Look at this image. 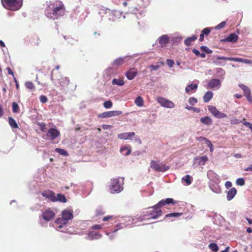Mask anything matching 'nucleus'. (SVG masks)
Wrapping results in <instances>:
<instances>
[{
	"instance_id": "1",
	"label": "nucleus",
	"mask_w": 252,
	"mask_h": 252,
	"mask_svg": "<svg viewBox=\"0 0 252 252\" xmlns=\"http://www.w3.org/2000/svg\"><path fill=\"white\" fill-rule=\"evenodd\" d=\"M65 8L62 1L56 0L50 3L45 10V15L51 19H58L65 13Z\"/></svg>"
},
{
	"instance_id": "2",
	"label": "nucleus",
	"mask_w": 252,
	"mask_h": 252,
	"mask_svg": "<svg viewBox=\"0 0 252 252\" xmlns=\"http://www.w3.org/2000/svg\"><path fill=\"white\" fill-rule=\"evenodd\" d=\"M1 2L5 8L12 11L19 9L22 5V0H1Z\"/></svg>"
},
{
	"instance_id": "3",
	"label": "nucleus",
	"mask_w": 252,
	"mask_h": 252,
	"mask_svg": "<svg viewBox=\"0 0 252 252\" xmlns=\"http://www.w3.org/2000/svg\"><path fill=\"white\" fill-rule=\"evenodd\" d=\"M150 0H138L136 7H132L130 8V11L136 14L137 13L140 14L149 5Z\"/></svg>"
},
{
	"instance_id": "4",
	"label": "nucleus",
	"mask_w": 252,
	"mask_h": 252,
	"mask_svg": "<svg viewBox=\"0 0 252 252\" xmlns=\"http://www.w3.org/2000/svg\"><path fill=\"white\" fill-rule=\"evenodd\" d=\"M111 193H118L121 192L123 188L119 178H114L111 180L109 188Z\"/></svg>"
},
{
	"instance_id": "5",
	"label": "nucleus",
	"mask_w": 252,
	"mask_h": 252,
	"mask_svg": "<svg viewBox=\"0 0 252 252\" xmlns=\"http://www.w3.org/2000/svg\"><path fill=\"white\" fill-rule=\"evenodd\" d=\"M152 209V210L147 211L146 212V214L144 215V217H149L147 219H156L158 218L159 217L161 216L162 215V211L159 209H156L154 207V206H152L149 209Z\"/></svg>"
},
{
	"instance_id": "6",
	"label": "nucleus",
	"mask_w": 252,
	"mask_h": 252,
	"mask_svg": "<svg viewBox=\"0 0 252 252\" xmlns=\"http://www.w3.org/2000/svg\"><path fill=\"white\" fill-rule=\"evenodd\" d=\"M53 71L52 72V75L51 76V80L54 82L56 80L59 81V87L61 88V90H64L67 88V86L69 84V80L66 77H61L60 78H54L53 75Z\"/></svg>"
},
{
	"instance_id": "7",
	"label": "nucleus",
	"mask_w": 252,
	"mask_h": 252,
	"mask_svg": "<svg viewBox=\"0 0 252 252\" xmlns=\"http://www.w3.org/2000/svg\"><path fill=\"white\" fill-rule=\"evenodd\" d=\"M151 167L157 172H165L169 169L168 166H166L164 164L158 163L155 160L151 161Z\"/></svg>"
},
{
	"instance_id": "8",
	"label": "nucleus",
	"mask_w": 252,
	"mask_h": 252,
	"mask_svg": "<svg viewBox=\"0 0 252 252\" xmlns=\"http://www.w3.org/2000/svg\"><path fill=\"white\" fill-rule=\"evenodd\" d=\"M208 109L210 112L216 118L221 119L226 117V115L219 111L215 106L209 105Z\"/></svg>"
},
{
	"instance_id": "9",
	"label": "nucleus",
	"mask_w": 252,
	"mask_h": 252,
	"mask_svg": "<svg viewBox=\"0 0 252 252\" xmlns=\"http://www.w3.org/2000/svg\"><path fill=\"white\" fill-rule=\"evenodd\" d=\"M60 136V132L56 128H50L46 133V137L50 140H54Z\"/></svg>"
},
{
	"instance_id": "10",
	"label": "nucleus",
	"mask_w": 252,
	"mask_h": 252,
	"mask_svg": "<svg viewBox=\"0 0 252 252\" xmlns=\"http://www.w3.org/2000/svg\"><path fill=\"white\" fill-rule=\"evenodd\" d=\"M157 101L161 106L164 107L172 108L175 107L173 102L162 97H158L157 98Z\"/></svg>"
},
{
	"instance_id": "11",
	"label": "nucleus",
	"mask_w": 252,
	"mask_h": 252,
	"mask_svg": "<svg viewBox=\"0 0 252 252\" xmlns=\"http://www.w3.org/2000/svg\"><path fill=\"white\" fill-rule=\"evenodd\" d=\"M177 201H175L173 199L171 198H168L166 199H162L159 201L157 204L154 205V207L156 209H160L165 205H169L170 204H175L177 203Z\"/></svg>"
},
{
	"instance_id": "12",
	"label": "nucleus",
	"mask_w": 252,
	"mask_h": 252,
	"mask_svg": "<svg viewBox=\"0 0 252 252\" xmlns=\"http://www.w3.org/2000/svg\"><path fill=\"white\" fill-rule=\"evenodd\" d=\"M122 114L121 111H111L103 112L98 115L99 118H106L116 116H119Z\"/></svg>"
},
{
	"instance_id": "13",
	"label": "nucleus",
	"mask_w": 252,
	"mask_h": 252,
	"mask_svg": "<svg viewBox=\"0 0 252 252\" xmlns=\"http://www.w3.org/2000/svg\"><path fill=\"white\" fill-rule=\"evenodd\" d=\"M42 217L45 220L48 221L55 218V213L50 208H48L42 213Z\"/></svg>"
},
{
	"instance_id": "14",
	"label": "nucleus",
	"mask_w": 252,
	"mask_h": 252,
	"mask_svg": "<svg viewBox=\"0 0 252 252\" xmlns=\"http://www.w3.org/2000/svg\"><path fill=\"white\" fill-rule=\"evenodd\" d=\"M239 86L243 91L247 100L251 102L252 101V98L251 92L249 87L242 84H239Z\"/></svg>"
},
{
	"instance_id": "15",
	"label": "nucleus",
	"mask_w": 252,
	"mask_h": 252,
	"mask_svg": "<svg viewBox=\"0 0 252 252\" xmlns=\"http://www.w3.org/2000/svg\"><path fill=\"white\" fill-rule=\"evenodd\" d=\"M41 194L43 197L48 198L51 201L56 202L55 193L52 190H45L41 193Z\"/></svg>"
},
{
	"instance_id": "16",
	"label": "nucleus",
	"mask_w": 252,
	"mask_h": 252,
	"mask_svg": "<svg viewBox=\"0 0 252 252\" xmlns=\"http://www.w3.org/2000/svg\"><path fill=\"white\" fill-rule=\"evenodd\" d=\"M220 81L218 79H211L207 85V89H218L220 86Z\"/></svg>"
},
{
	"instance_id": "17",
	"label": "nucleus",
	"mask_w": 252,
	"mask_h": 252,
	"mask_svg": "<svg viewBox=\"0 0 252 252\" xmlns=\"http://www.w3.org/2000/svg\"><path fill=\"white\" fill-rule=\"evenodd\" d=\"M238 36L235 33H231L227 37L222 39L223 42H229L232 43H236L238 39Z\"/></svg>"
},
{
	"instance_id": "18",
	"label": "nucleus",
	"mask_w": 252,
	"mask_h": 252,
	"mask_svg": "<svg viewBox=\"0 0 252 252\" xmlns=\"http://www.w3.org/2000/svg\"><path fill=\"white\" fill-rule=\"evenodd\" d=\"M137 70L132 68L127 71L126 73V76L128 80H132L137 74Z\"/></svg>"
},
{
	"instance_id": "19",
	"label": "nucleus",
	"mask_w": 252,
	"mask_h": 252,
	"mask_svg": "<svg viewBox=\"0 0 252 252\" xmlns=\"http://www.w3.org/2000/svg\"><path fill=\"white\" fill-rule=\"evenodd\" d=\"M62 217L68 222V220H72L73 218V211L70 210H65L62 212Z\"/></svg>"
},
{
	"instance_id": "20",
	"label": "nucleus",
	"mask_w": 252,
	"mask_h": 252,
	"mask_svg": "<svg viewBox=\"0 0 252 252\" xmlns=\"http://www.w3.org/2000/svg\"><path fill=\"white\" fill-rule=\"evenodd\" d=\"M158 43L160 46L163 47L166 46L169 41V37L167 35H162L158 39Z\"/></svg>"
},
{
	"instance_id": "21",
	"label": "nucleus",
	"mask_w": 252,
	"mask_h": 252,
	"mask_svg": "<svg viewBox=\"0 0 252 252\" xmlns=\"http://www.w3.org/2000/svg\"><path fill=\"white\" fill-rule=\"evenodd\" d=\"M135 134V133L133 132L122 133L119 134L118 135V137L121 139H125V140L131 139V137L134 136Z\"/></svg>"
},
{
	"instance_id": "22",
	"label": "nucleus",
	"mask_w": 252,
	"mask_h": 252,
	"mask_svg": "<svg viewBox=\"0 0 252 252\" xmlns=\"http://www.w3.org/2000/svg\"><path fill=\"white\" fill-rule=\"evenodd\" d=\"M217 60H227L230 61H234L236 62H241L243 63V59L240 58H233V57H220V56H218L217 57Z\"/></svg>"
},
{
	"instance_id": "23",
	"label": "nucleus",
	"mask_w": 252,
	"mask_h": 252,
	"mask_svg": "<svg viewBox=\"0 0 252 252\" xmlns=\"http://www.w3.org/2000/svg\"><path fill=\"white\" fill-rule=\"evenodd\" d=\"M237 190L235 188H232L227 192V199L231 200L236 195Z\"/></svg>"
},
{
	"instance_id": "24",
	"label": "nucleus",
	"mask_w": 252,
	"mask_h": 252,
	"mask_svg": "<svg viewBox=\"0 0 252 252\" xmlns=\"http://www.w3.org/2000/svg\"><path fill=\"white\" fill-rule=\"evenodd\" d=\"M197 37L195 35H192L191 36L187 37L184 41V43L186 45L189 46L191 45L192 42L197 39Z\"/></svg>"
},
{
	"instance_id": "25",
	"label": "nucleus",
	"mask_w": 252,
	"mask_h": 252,
	"mask_svg": "<svg viewBox=\"0 0 252 252\" xmlns=\"http://www.w3.org/2000/svg\"><path fill=\"white\" fill-rule=\"evenodd\" d=\"M197 87V84L191 83L187 86L185 89V91L187 93H189L190 91H196Z\"/></svg>"
},
{
	"instance_id": "26",
	"label": "nucleus",
	"mask_w": 252,
	"mask_h": 252,
	"mask_svg": "<svg viewBox=\"0 0 252 252\" xmlns=\"http://www.w3.org/2000/svg\"><path fill=\"white\" fill-rule=\"evenodd\" d=\"M101 236L102 235L98 232H90L88 234V237L90 240L97 239Z\"/></svg>"
},
{
	"instance_id": "27",
	"label": "nucleus",
	"mask_w": 252,
	"mask_h": 252,
	"mask_svg": "<svg viewBox=\"0 0 252 252\" xmlns=\"http://www.w3.org/2000/svg\"><path fill=\"white\" fill-rule=\"evenodd\" d=\"M213 96V94L211 91H207L205 94L203 96V101L206 103L209 102L212 98Z\"/></svg>"
},
{
	"instance_id": "28",
	"label": "nucleus",
	"mask_w": 252,
	"mask_h": 252,
	"mask_svg": "<svg viewBox=\"0 0 252 252\" xmlns=\"http://www.w3.org/2000/svg\"><path fill=\"white\" fill-rule=\"evenodd\" d=\"M131 151V149L129 146L122 147L120 149L121 153L126 156L129 155L130 154Z\"/></svg>"
},
{
	"instance_id": "29",
	"label": "nucleus",
	"mask_w": 252,
	"mask_h": 252,
	"mask_svg": "<svg viewBox=\"0 0 252 252\" xmlns=\"http://www.w3.org/2000/svg\"><path fill=\"white\" fill-rule=\"evenodd\" d=\"M200 122L206 125H211L212 124V119L208 116H205L200 119Z\"/></svg>"
},
{
	"instance_id": "30",
	"label": "nucleus",
	"mask_w": 252,
	"mask_h": 252,
	"mask_svg": "<svg viewBox=\"0 0 252 252\" xmlns=\"http://www.w3.org/2000/svg\"><path fill=\"white\" fill-rule=\"evenodd\" d=\"M124 63V58H119L114 61L112 63V65L114 66H118L122 65Z\"/></svg>"
},
{
	"instance_id": "31",
	"label": "nucleus",
	"mask_w": 252,
	"mask_h": 252,
	"mask_svg": "<svg viewBox=\"0 0 252 252\" xmlns=\"http://www.w3.org/2000/svg\"><path fill=\"white\" fill-rule=\"evenodd\" d=\"M55 199L56 202L59 201L63 203H65L67 201L64 195L61 193L58 194L57 196H55Z\"/></svg>"
},
{
	"instance_id": "32",
	"label": "nucleus",
	"mask_w": 252,
	"mask_h": 252,
	"mask_svg": "<svg viewBox=\"0 0 252 252\" xmlns=\"http://www.w3.org/2000/svg\"><path fill=\"white\" fill-rule=\"evenodd\" d=\"M112 84L122 86L125 84V82L123 78H114L112 80Z\"/></svg>"
},
{
	"instance_id": "33",
	"label": "nucleus",
	"mask_w": 252,
	"mask_h": 252,
	"mask_svg": "<svg viewBox=\"0 0 252 252\" xmlns=\"http://www.w3.org/2000/svg\"><path fill=\"white\" fill-rule=\"evenodd\" d=\"M56 222L59 224V228H62L63 225H66L67 221L65 220L63 217L62 218H58L56 220Z\"/></svg>"
},
{
	"instance_id": "34",
	"label": "nucleus",
	"mask_w": 252,
	"mask_h": 252,
	"mask_svg": "<svg viewBox=\"0 0 252 252\" xmlns=\"http://www.w3.org/2000/svg\"><path fill=\"white\" fill-rule=\"evenodd\" d=\"M8 123L12 128H18L19 127L18 125L16 122L15 120L11 117L8 118Z\"/></svg>"
},
{
	"instance_id": "35",
	"label": "nucleus",
	"mask_w": 252,
	"mask_h": 252,
	"mask_svg": "<svg viewBox=\"0 0 252 252\" xmlns=\"http://www.w3.org/2000/svg\"><path fill=\"white\" fill-rule=\"evenodd\" d=\"M134 102L135 104L138 107H141L144 104V100L141 96H138L135 99Z\"/></svg>"
},
{
	"instance_id": "36",
	"label": "nucleus",
	"mask_w": 252,
	"mask_h": 252,
	"mask_svg": "<svg viewBox=\"0 0 252 252\" xmlns=\"http://www.w3.org/2000/svg\"><path fill=\"white\" fill-rule=\"evenodd\" d=\"M197 159H198L199 163L202 165H204L208 160V158L206 156L198 157Z\"/></svg>"
},
{
	"instance_id": "37",
	"label": "nucleus",
	"mask_w": 252,
	"mask_h": 252,
	"mask_svg": "<svg viewBox=\"0 0 252 252\" xmlns=\"http://www.w3.org/2000/svg\"><path fill=\"white\" fill-rule=\"evenodd\" d=\"M182 180L185 181L187 185H189L191 184L192 182V178L189 175H187L182 178Z\"/></svg>"
},
{
	"instance_id": "38",
	"label": "nucleus",
	"mask_w": 252,
	"mask_h": 252,
	"mask_svg": "<svg viewBox=\"0 0 252 252\" xmlns=\"http://www.w3.org/2000/svg\"><path fill=\"white\" fill-rule=\"evenodd\" d=\"M209 248L212 251L217 252L219 250V247L216 243H212L209 245Z\"/></svg>"
},
{
	"instance_id": "39",
	"label": "nucleus",
	"mask_w": 252,
	"mask_h": 252,
	"mask_svg": "<svg viewBox=\"0 0 252 252\" xmlns=\"http://www.w3.org/2000/svg\"><path fill=\"white\" fill-rule=\"evenodd\" d=\"M12 111L13 113H18L19 112V107L16 102H13L12 103Z\"/></svg>"
},
{
	"instance_id": "40",
	"label": "nucleus",
	"mask_w": 252,
	"mask_h": 252,
	"mask_svg": "<svg viewBox=\"0 0 252 252\" xmlns=\"http://www.w3.org/2000/svg\"><path fill=\"white\" fill-rule=\"evenodd\" d=\"M38 125L39 126L40 130L42 132H46L47 130L46 125L45 123L42 122L37 123Z\"/></svg>"
},
{
	"instance_id": "41",
	"label": "nucleus",
	"mask_w": 252,
	"mask_h": 252,
	"mask_svg": "<svg viewBox=\"0 0 252 252\" xmlns=\"http://www.w3.org/2000/svg\"><path fill=\"white\" fill-rule=\"evenodd\" d=\"M55 151L61 155L64 156H68L67 152L63 149H60V148H56L55 149Z\"/></svg>"
},
{
	"instance_id": "42",
	"label": "nucleus",
	"mask_w": 252,
	"mask_h": 252,
	"mask_svg": "<svg viewBox=\"0 0 252 252\" xmlns=\"http://www.w3.org/2000/svg\"><path fill=\"white\" fill-rule=\"evenodd\" d=\"M183 215L182 213H172L168 214L166 215L165 217H179Z\"/></svg>"
},
{
	"instance_id": "43",
	"label": "nucleus",
	"mask_w": 252,
	"mask_h": 252,
	"mask_svg": "<svg viewBox=\"0 0 252 252\" xmlns=\"http://www.w3.org/2000/svg\"><path fill=\"white\" fill-rule=\"evenodd\" d=\"M26 87L30 90H34L35 89V86L32 82L30 81H27L25 83Z\"/></svg>"
},
{
	"instance_id": "44",
	"label": "nucleus",
	"mask_w": 252,
	"mask_h": 252,
	"mask_svg": "<svg viewBox=\"0 0 252 252\" xmlns=\"http://www.w3.org/2000/svg\"><path fill=\"white\" fill-rule=\"evenodd\" d=\"M200 49L202 52L207 54H211L212 53V51L205 46H202L200 47Z\"/></svg>"
},
{
	"instance_id": "45",
	"label": "nucleus",
	"mask_w": 252,
	"mask_h": 252,
	"mask_svg": "<svg viewBox=\"0 0 252 252\" xmlns=\"http://www.w3.org/2000/svg\"><path fill=\"white\" fill-rule=\"evenodd\" d=\"M113 105L112 102L111 100H107L103 103V106L106 108L109 109L112 107Z\"/></svg>"
},
{
	"instance_id": "46",
	"label": "nucleus",
	"mask_w": 252,
	"mask_h": 252,
	"mask_svg": "<svg viewBox=\"0 0 252 252\" xmlns=\"http://www.w3.org/2000/svg\"><path fill=\"white\" fill-rule=\"evenodd\" d=\"M211 32V29L210 28H206L204 29L201 32L204 35L207 36Z\"/></svg>"
},
{
	"instance_id": "47",
	"label": "nucleus",
	"mask_w": 252,
	"mask_h": 252,
	"mask_svg": "<svg viewBox=\"0 0 252 252\" xmlns=\"http://www.w3.org/2000/svg\"><path fill=\"white\" fill-rule=\"evenodd\" d=\"M226 25V22L225 21H223V22H221L220 24H219V25H218L216 27H215V29L216 30H220L223 28L224 27V26H225Z\"/></svg>"
},
{
	"instance_id": "48",
	"label": "nucleus",
	"mask_w": 252,
	"mask_h": 252,
	"mask_svg": "<svg viewBox=\"0 0 252 252\" xmlns=\"http://www.w3.org/2000/svg\"><path fill=\"white\" fill-rule=\"evenodd\" d=\"M245 180L243 178H238L236 180V184L239 186H243L245 185Z\"/></svg>"
},
{
	"instance_id": "49",
	"label": "nucleus",
	"mask_w": 252,
	"mask_h": 252,
	"mask_svg": "<svg viewBox=\"0 0 252 252\" xmlns=\"http://www.w3.org/2000/svg\"><path fill=\"white\" fill-rule=\"evenodd\" d=\"M166 63L169 67H172L174 64V61L171 59H167L166 60Z\"/></svg>"
},
{
	"instance_id": "50",
	"label": "nucleus",
	"mask_w": 252,
	"mask_h": 252,
	"mask_svg": "<svg viewBox=\"0 0 252 252\" xmlns=\"http://www.w3.org/2000/svg\"><path fill=\"white\" fill-rule=\"evenodd\" d=\"M40 101L43 103H45L47 102L48 99L47 97L45 95H42L39 97Z\"/></svg>"
},
{
	"instance_id": "51",
	"label": "nucleus",
	"mask_w": 252,
	"mask_h": 252,
	"mask_svg": "<svg viewBox=\"0 0 252 252\" xmlns=\"http://www.w3.org/2000/svg\"><path fill=\"white\" fill-rule=\"evenodd\" d=\"M241 122H242V121H240L237 119H233L231 120L230 121V123L232 125H238L240 124Z\"/></svg>"
},
{
	"instance_id": "52",
	"label": "nucleus",
	"mask_w": 252,
	"mask_h": 252,
	"mask_svg": "<svg viewBox=\"0 0 252 252\" xmlns=\"http://www.w3.org/2000/svg\"><path fill=\"white\" fill-rule=\"evenodd\" d=\"M95 213L97 216H100L104 214V212L101 208H98L96 210Z\"/></svg>"
},
{
	"instance_id": "53",
	"label": "nucleus",
	"mask_w": 252,
	"mask_h": 252,
	"mask_svg": "<svg viewBox=\"0 0 252 252\" xmlns=\"http://www.w3.org/2000/svg\"><path fill=\"white\" fill-rule=\"evenodd\" d=\"M203 140H204L205 141L206 143L207 144V145H208V146L209 148H212L213 147L211 141L208 139H207L206 138H203Z\"/></svg>"
},
{
	"instance_id": "54",
	"label": "nucleus",
	"mask_w": 252,
	"mask_h": 252,
	"mask_svg": "<svg viewBox=\"0 0 252 252\" xmlns=\"http://www.w3.org/2000/svg\"><path fill=\"white\" fill-rule=\"evenodd\" d=\"M160 65H151L149 67L151 68V70H157L159 68Z\"/></svg>"
},
{
	"instance_id": "55",
	"label": "nucleus",
	"mask_w": 252,
	"mask_h": 252,
	"mask_svg": "<svg viewBox=\"0 0 252 252\" xmlns=\"http://www.w3.org/2000/svg\"><path fill=\"white\" fill-rule=\"evenodd\" d=\"M189 103L191 105H194V103L197 102V99L194 97H190L189 99Z\"/></svg>"
},
{
	"instance_id": "56",
	"label": "nucleus",
	"mask_w": 252,
	"mask_h": 252,
	"mask_svg": "<svg viewBox=\"0 0 252 252\" xmlns=\"http://www.w3.org/2000/svg\"><path fill=\"white\" fill-rule=\"evenodd\" d=\"M243 63H245L246 64H252V60L243 59Z\"/></svg>"
},
{
	"instance_id": "57",
	"label": "nucleus",
	"mask_w": 252,
	"mask_h": 252,
	"mask_svg": "<svg viewBox=\"0 0 252 252\" xmlns=\"http://www.w3.org/2000/svg\"><path fill=\"white\" fill-rule=\"evenodd\" d=\"M92 229H100L102 228L101 225L99 224H95L92 226Z\"/></svg>"
},
{
	"instance_id": "58",
	"label": "nucleus",
	"mask_w": 252,
	"mask_h": 252,
	"mask_svg": "<svg viewBox=\"0 0 252 252\" xmlns=\"http://www.w3.org/2000/svg\"><path fill=\"white\" fill-rule=\"evenodd\" d=\"M225 186L226 188L228 189L232 187V183L230 181H227L225 183Z\"/></svg>"
},
{
	"instance_id": "59",
	"label": "nucleus",
	"mask_w": 252,
	"mask_h": 252,
	"mask_svg": "<svg viewBox=\"0 0 252 252\" xmlns=\"http://www.w3.org/2000/svg\"><path fill=\"white\" fill-rule=\"evenodd\" d=\"M192 52H193V53H194L196 56H198H198H199V55H200V53L199 52V51L198 50H197V49H192Z\"/></svg>"
},
{
	"instance_id": "60",
	"label": "nucleus",
	"mask_w": 252,
	"mask_h": 252,
	"mask_svg": "<svg viewBox=\"0 0 252 252\" xmlns=\"http://www.w3.org/2000/svg\"><path fill=\"white\" fill-rule=\"evenodd\" d=\"M112 218H113V216H108L107 217H104V218L102 220L104 221H107V220H110Z\"/></svg>"
},
{
	"instance_id": "61",
	"label": "nucleus",
	"mask_w": 252,
	"mask_h": 252,
	"mask_svg": "<svg viewBox=\"0 0 252 252\" xmlns=\"http://www.w3.org/2000/svg\"><path fill=\"white\" fill-rule=\"evenodd\" d=\"M4 114V111L2 105L0 104V118Z\"/></svg>"
},
{
	"instance_id": "62",
	"label": "nucleus",
	"mask_w": 252,
	"mask_h": 252,
	"mask_svg": "<svg viewBox=\"0 0 252 252\" xmlns=\"http://www.w3.org/2000/svg\"><path fill=\"white\" fill-rule=\"evenodd\" d=\"M245 171H252V164H251L249 167L245 169Z\"/></svg>"
},
{
	"instance_id": "63",
	"label": "nucleus",
	"mask_w": 252,
	"mask_h": 252,
	"mask_svg": "<svg viewBox=\"0 0 252 252\" xmlns=\"http://www.w3.org/2000/svg\"><path fill=\"white\" fill-rule=\"evenodd\" d=\"M204 35L201 32L200 34V37L199 39V41H203L204 40Z\"/></svg>"
},
{
	"instance_id": "64",
	"label": "nucleus",
	"mask_w": 252,
	"mask_h": 252,
	"mask_svg": "<svg viewBox=\"0 0 252 252\" xmlns=\"http://www.w3.org/2000/svg\"><path fill=\"white\" fill-rule=\"evenodd\" d=\"M243 125L248 126V127H249V126H250L251 125V123H250L249 122H244L243 123Z\"/></svg>"
}]
</instances>
